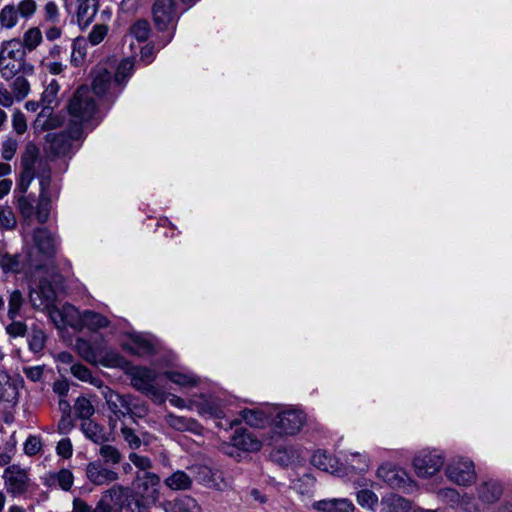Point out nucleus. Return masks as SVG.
Instances as JSON below:
<instances>
[{"instance_id": "obj_28", "label": "nucleus", "mask_w": 512, "mask_h": 512, "mask_svg": "<svg viewBox=\"0 0 512 512\" xmlns=\"http://www.w3.org/2000/svg\"><path fill=\"white\" fill-rule=\"evenodd\" d=\"M377 475L392 488H401L406 484V473L390 466H381Z\"/></svg>"}, {"instance_id": "obj_5", "label": "nucleus", "mask_w": 512, "mask_h": 512, "mask_svg": "<svg viewBox=\"0 0 512 512\" xmlns=\"http://www.w3.org/2000/svg\"><path fill=\"white\" fill-rule=\"evenodd\" d=\"M33 244L28 248V253L33 254L34 259H38L47 273L53 271L54 257L60 245V239L56 233L49 231L45 227H38L32 232Z\"/></svg>"}, {"instance_id": "obj_41", "label": "nucleus", "mask_w": 512, "mask_h": 512, "mask_svg": "<svg viewBox=\"0 0 512 512\" xmlns=\"http://www.w3.org/2000/svg\"><path fill=\"white\" fill-rule=\"evenodd\" d=\"M99 456L101 457V461L106 465H118L123 459V455L120 450L110 444H101L98 451Z\"/></svg>"}, {"instance_id": "obj_61", "label": "nucleus", "mask_w": 512, "mask_h": 512, "mask_svg": "<svg viewBox=\"0 0 512 512\" xmlns=\"http://www.w3.org/2000/svg\"><path fill=\"white\" fill-rule=\"evenodd\" d=\"M126 509L128 512H146L147 506L144 503V500L137 496L128 494V501L126 502Z\"/></svg>"}, {"instance_id": "obj_55", "label": "nucleus", "mask_w": 512, "mask_h": 512, "mask_svg": "<svg viewBox=\"0 0 512 512\" xmlns=\"http://www.w3.org/2000/svg\"><path fill=\"white\" fill-rule=\"evenodd\" d=\"M24 453L28 456L38 454L42 449V441L40 436L30 435L24 442Z\"/></svg>"}, {"instance_id": "obj_30", "label": "nucleus", "mask_w": 512, "mask_h": 512, "mask_svg": "<svg viewBox=\"0 0 512 512\" xmlns=\"http://www.w3.org/2000/svg\"><path fill=\"white\" fill-rule=\"evenodd\" d=\"M60 86L57 80L52 79L51 82L45 87L44 91L41 95V102L44 105L41 112L38 115L37 121L40 120L41 117L49 116L52 113L51 105L56 102L57 95L59 92Z\"/></svg>"}, {"instance_id": "obj_50", "label": "nucleus", "mask_w": 512, "mask_h": 512, "mask_svg": "<svg viewBox=\"0 0 512 512\" xmlns=\"http://www.w3.org/2000/svg\"><path fill=\"white\" fill-rule=\"evenodd\" d=\"M23 304V298L20 291L15 290L11 293L8 302V317L10 320H14L20 312Z\"/></svg>"}, {"instance_id": "obj_63", "label": "nucleus", "mask_w": 512, "mask_h": 512, "mask_svg": "<svg viewBox=\"0 0 512 512\" xmlns=\"http://www.w3.org/2000/svg\"><path fill=\"white\" fill-rule=\"evenodd\" d=\"M56 453L58 456L69 459L73 455V445L69 438H62L56 446Z\"/></svg>"}, {"instance_id": "obj_3", "label": "nucleus", "mask_w": 512, "mask_h": 512, "mask_svg": "<svg viewBox=\"0 0 512 512\" xmlns=\"http://www.w3.org/2000/svg\"><path fill=\"white\" fill-rule=\"evenodd\" d=\"M69 125L74 127L76 135L84 132L87 124L97 111V103L92 91L87 86H80L72 95L67 105Z\"/></svg>"}, {"instance_id": "obj_33", "label": "nucleus", "mask_w": 512, "mask_h": 512, "mask_svg": "<svg viewBox=\"0 0 512 512\" xmlns=\"http://www.w3.org/2000/svg\"><path fill=\"white\" fill-rule=\"evenodd\" d=\"M166 512H202V509L193 497L182 496L169 502Z\"/></svg>"}, {"instance_id": "obj_58", "label": "nucleus", "mask_w": 512, "mask_h": 512, "mask_svg": "<svg viewBox=\"0 0 512 512\" xmlns=\"http://www.w3.org/2000/svg\"><path fill=\"white\" fill-rule=\"evenodd\" d=\"M45 21L56 24L60 20V12L58 5L54 1H49L44 6Z\"/></svg>"}, {"instance_id": "obj_51", "label": "nucleus", "mask_w": 512, "mask_h": 512, "mask_svg": "<svg viewBox=\"0 0 512 512\" xmlns=\"http://www.w3.org/2000/svg\"><path fill=\"white\" fill-rule=\"evenodd\" d=\"M347 463L349 468L356 473H362L368 469V458L364 454H351V459L347 460Z\"/></svg>"}, {"instance_id": "obj_14", "label": "nucleus", "mask_w": 512, "mask_h": 512, "mask_svg": "<svg viewBox=\"0 0 512 512\" xmlns=\"http://www.w3.org/2000/svg\"><path fill=\"white\" fill-rule=\"evenodd\" d=\"M59 190L58 188L52 184L50 187H47V177H41V190L39 192V199L35 206L34 216L37 221L41 224H44L48 221L50 212H51V204L54 199L58 197Z\"/></svg>"}, {"instance_id": "obj_31", "label": "nucleus", "mask_w": 512, "mask_h": 512, "mask_svg": "<svg viewBox=\"0 0 512 512\" xmlns=\"http://www.w3.org/2000/svg\"><path fill=\"white\" fill-rule=\"evenodd\" d=\"M197 412L202 417H209L215 419H223L224 411L219 401L214 399H204L202 402H193Z\"/></svg>"}, {"instance_id": "obj_10", "label": "nucleus", "mask_w": 512, "mask_h": 512, "mask_svg": "<svg viewBox=\"0 0 512 512\" xmlns=\"http://www.w3.org/2000/svg\"><path fill=\"white\" fill-rule=\"evenodd\" d=\"M444 456L438 450H422L413 460L416 474L421 478H429L441 470Z\"/></svg>"}, {"instance_id": "obj_52", "label": "nucleus", "mask_w": 512, "mask_h": 512, "mask_svg": "<svg viewBox=\"0 0 512 512\" xmlns=\"http://www.w3.org/2000/svg\"><path fill=\"white\" fill-rule=\"evenodd\" d=\"M72 375L80 381L96 384L89 368L83 364H73L70 369Z\"/></svg>"}, {"instance_id": "obj_48", "label": "nucleus", "mask_w": 512, "mask_h": 512, "mask_svg": "<svg viewBox=\"0 0 512 512\" xmlns=\"http://www.w3.org/2000/svg\"><path fill=\"white\" fill-rule=\"evenodd\" d=\"M76 350L78 354L87 362L95 364L96 356L93 352V344L90 341L84 339H78L76 341Z\"/></svg>"}, {"instance_id": "obj_29", "label": "nucleus", "mask_w": 512, "mask_h": 512, "mask_svg": "<svg viewBox=\"0 0 512 512\" xmlns=\"http://www.w3.org/2000/svg\"><path fill=\"white\" fill-rule=\"evenodd\" d=\"M381 512H410L411 503L397 494L384 496L380 502Z\"/></svg>"}, {"instance_id": "obj_47", "label": "nucleus", "mask_w": 512, "mask_h": 512, "mask_svg": "<svg viewBox=\"0 0 512 512\" xmlns=\"http://www.w3.org/2000/svg\"><path fill=\"white\" fill-rule=\"evenodd\" d=\"M150 32V24L146 20H138L130 28V34L139 42L146 41Z\"/></svg>"}, {"instance_id": "obj_36", "label": "nucleus", "mask_w": 512, "mask_h": 512, "mask_svg": "<svg viewBox=\"0 0 512 512\" xmlns=\"http://www.w3.org/2000/svg\"><path fill=\"white\" fill-rule=\"evenodd\" d=\"M165 484L172 490H188L192 486V478L184 471L177 470L165 479Z\"/></svg>"}, {"instance_id": "obj_59", "label": "nucleus", "mask_w": 512, "mask_h": 512, "mask_svg": "<svg viewBox=\"0 0 512 512\" xmlns=\"http://www.w3.org/2000/svg\"><path fill=\"white\" fill-rule=\"evenodd\" d=\"M12 127L19 135L24 134L27 130L26 117L19 109H16L12 115Z\"/></svg>"}, {"instance_id": "obj_6", "label": "nucleus", "mask_w": 512, "mask_h": 512, "mask_svg": "<svg viewBox=\"0 0 512 512\" xmlns=\"http://www.w3.org/2000/svg\"><path fill=\"white\" fill-rule=\"evenodd\" d=\"M131 385L137 391L149 397L157 404L165 402V392L154 385L157 374L154 370L141 366H134L127 372Z\"/></svg>"}, {"instance_id": "obj_34", "label": "nucleus", "mask_w": 512, "mask_h": 512, "mask_svg": "<svg viewBox=\"0 0 512 512\" xmlns=\"http://www.w3.org/2000/svg\"><path fill=\"white\" fill-rule=\"evenodd\" d=\"M163 376L180 387H195L199 383L198 378L191 372L166 370L163 372Z\"/></svg>"}, {"instance_id": "obj_64", "label": "nucleus", "mask_w": 512, "mask_h": 512, "mask_svg": "<svg viewBox=\"0 0 512 512\" xmlns=\"http://www.w3.org/2000/svg\"><path fill=\"white\" fill-rule=\"evenodd\" d=\"M129 460L133 463L137 468H139L143 473L148 472V470L152 467V462L150 458L147 456H142L137 453H130Z\"/></svg>"}, {"instance_id": "obj_56", "label": "nucleus", "mask_w": 512, "mask_h": 512, "mask_svg": "<svg viewBox=\"0 0 512 512\" xmlns=\"http://www.w3.org/2000/svg\"><path fill=\"white\" fill-rule=\"evenodd\" d=\"M17 148L18 141L16 139H5L1 144V157L6 161L12 160L16 154Z\"/></svg>"}, {"instance_id": "obj_38", "label": "nucleus", "mask_w": 512, "mask_h": 512, "mask_svg": "<svg viewBox=\"0 0 512 512\" xmlns=\"http://www.w3.org/2000/svg\"><path fill=\"white\" fill-rule=\"evenodd\" d=\"M502 494V487L494 481L485 482L478 488V496L485 503L497 501Z\"/></svg>"}, {"instance_id": "obj_57", "label": "nucleus", "mask_w": 512, "mask_h": 512, "mask_svg": "<svg viewBox=\"0 0 512 512\" xmlns=\"http://www.w3.org/2000/svg\"><path fill=\"white\" fill-rule=\"evenodd\" d=\"M133 62L129 59H124L120 62V64L117 67L114 80L117 83H121L124 81L127 77H129L133 70Z\"/></svg>"}, {"instance_id": "obj_15", "label": "nucleus", "mask_w": 512, "mask_h": 512, "mask_svg": "<svg viewBox=\"0 0 512 512\" xmlns=\"http://www.w3.org/2000/svg\"><path fill=\"white\" fill-rule=\"evenodd\" d=\"M3 479L6 490L9 494L16 497L24 494L29 485L27 472L17 465L8 466L3 472Z\"/></svg>"}, {"instance_id": "obj_45", "label": "nucleus", "mask_w": 512, "mask_h": 512, "mask_svg": "<svg viewBox=\"0 0 512 512\" xmlns=\"http://www.w3.org/2000/svg\"><path fill=\"white\" fill-rule=\"evenodd\" d=\"M357 502L362 508L374 510L378 505V497L373 491L363 489L357 493Z\"/></svg>"}, {"instance_id": "obj_60", "label": "nucleus", "mask_w": 512, "mask_h": 512, "mask_svg": "<svg viewBox=\"0 0 512 512\" xmlns=\"http://www.w3.org/2000/svg\"><path fill=\"white\" fill-rule=\"evenodd\" d=\"M108 27L104 24L95 25L88 35V40L92 45L101 43L107 35Z\"/></svg>"}, {"instance_id": "obj_32", "label": "nucleus", "mask_w": 512, "mask_h": 512, "mask_svg": "<svg viewBox=\"0 0 512 512\" xmlns=\"http://www.w3.org/2000/svg\"><path fill=\"white\" fill-rule=\"evenodd\" d=\"M112 82V74L107 69L99 68L95 70L91 90L93 95H104L112 85Z\"/></svg>"}, {"instance_id": "obj_40", "label": "nucleus", "mask_w": 512, "mask_h": 512, "mask_svg": "<svg viewBox=\"0 0 512 512\" xmlns=\"http://www.w3.org/2000/svg\"><path fill=\"white\" fill-rule=\"evenodd\" d=\"M16 198V205L20 214L25 219H31L35 213L36 200L34 195L30 194H17L14 195Z\"/></svg>"}, {"instance_id": "obj_42", "label": "nucleus", "mask_w": 512, "mask_h": 512, "mask_svg": "<svg viewBox=\"0 0 512 512\" xmlns=\"http://www.w3.org/2000/svg\"><path fill=\"white\" fill-rule=\"evenodd\" d=\"M19 14L15 4H7L0 10V26L1 28L10 30L19 22Z\"/></svg>"}, {"instance_id": "obj_8", "label": "nucleus", "mask_w": 512, "mask_h": 512, "mask_svg": "<svg viewBox=\"0 0 512 512\" xmlns=\"http://www.w3.org/2000/svg\"><path fill=\"white\" fill-rule=\"evenodd\" d=\"M83 138L84 132L80 130L79 135H76L74 127L69 124L64 131L47 135L50 152L56 156L75 153L81 146Z\"/></svg>"}, {"instance_id": "obj_54", "label": "nucleus", "mask_w": 512, "mask_h": 512, "mask_svg": "<svg viewBox=\"0 0 512 512\" xmlns=\"http://www.w3.org/2000/svg\"><path fill=\"white\" fill-rule=\"evenodd\" d=\"M46 336L42 330L32 331L28 344L32 352L38 353L43 350L45 346Z\"/></svg>"}, {"instance_id": "obj_4", "label": "nucleus", "mask_w": 512, "mask_h": 512, "mask_svg": "<svg viewBox=\"0 0 512 512\" xmlns=\"http://www.w3.org/2000/svg\"><path fill=\"white\" fill-rule=\"evenodd\" d=\"M273 416L270 422V439L277 441L288 436L296 435L303 427L305 414L295 408L273 406Z\"/></svg>"}, {"instance_id": "obj_13", "label": "nucleus", "mask_w": 512, "mask_h": 512, "mask_svg": "<svg viewBox=\"0 0 512 512\" xmlns=\"http://www.w3.org/2000/svg\"><path fill=\"white\" fill-rule=\"evenodd\" d=\"M102 394L115 420H122L132 413L133 397L131 395L119 394L109 387H105Z\"/></svg>"}, {"instance_id": "obj_22", "label": "nucleus", "mask_w": 512, "mask_h": 512, "mask_svg": "<svg viewBox=\"0 0 512 512\" xmlns=\"http://www.w3.org/2000/svg\"><path fill=\"white\" fill-rule=\"evenodd\" d=\"M130 343L123 346L129 353L137 356L152 355L155 351L152 341L142 333H132L129 335Z\"/></svg>"}, {"instance_id": "obj_9", "label": "nucleus", "mask_w": 512, "mask_h": 512, "mask_svg": "<svg viewBox=\"0 0 512 512\" xmlns=\"http://www.w3.org/2000/svg\"><path fill=\"white\" fill-rule=\"evenodd\" d=\"M445 475L459 486H470L476 481L474 463L463 457L451 459L445 467Z\"/></svg>"}, {"instance_id": "obj_2", "label": "nucleus", "mask_w": 512, "mask_h": 512, "mask_svg": "<svg viewBox=\"0 0 512 512\" xmlns=\"http://www.w3.org/2000/svg\"><path fill=\"white\" fill-rule=\"evenodd\" d=\"M34 67L26 61L25 49L19 38L4 41L0 47V73L3 79L11 80L19 73L32 74Z\"/></svg>"}, {"instance_id": "obj_49", "label": "nucleus", "mask_w": 512, "mask_h": 512, "mask_svg": "<svg viewBox=\"0 0 512 512\" xmlns=\"http://www.w3.org/2000/svg\"><path fill=\"white\" fill-rule=\"evenodd\" d=\"M437 498L442 503L456 506L460 503V494L454 488H442L437 491Z\"/></svg>"}, {"instance_id": "obj_21", "label": "nucleus", "mask_w": 512, "mask_h": 512, "mask_svg": "<svg viewBox=\"0 0 512 512\" xmlns=\"http://www.w3.org/2000/svg\"><path fill=\"white\" fill-rule=\"evenodd\" d=\"M273 406L269 405L264 408H255V409H243L240 411V420L244 421L251 427L260 428L263 427L266 423L271 421L273 412Z\"/></svg>"}, {"instance_id": "obj_19", "label": "nucleus", "mask_w": 512, "mask_h": 512, "mask_svg": "<svg viewBox=\"0 0 512 512\" xmlns=\"http://www.w3.org/2000/svg\"><path fill=\"white\" fill-rule=\"evenodd\" d=\"M165 422L170 428L179 432H189L194 435L203 434V426L193 418L179 416L169 412L165 415Z\"/></svg>"}, {"instance_id": "obj_35", "label": "nucleus", "mask_w": 512, "mask_h": 512, "mask_svg": "<svg viewBox=\"0 0 512 512\" xmlns=\"http://www.w3.org/2000/svg\"><path fill=\"white\" fill-rule=\"evenodd\" d=\"M20 39V45L25 49V53L34 51L43 41L42 32L39 27H30Z\"/></svg>"}, {"instance_id": "obj_46", "label": "nucleus", "mask_w": 512, "mask_h": 512, "mask_svg": "<svg viewBox=\"0 0 512 512\" xmlns=\"http://www.w3.org/2000/svg\"><path fill=\"white\" fill-rule=\"evenodd\" d=\"M15 6L19 17L24 20L31 19L36 14L38 8L35 0H20Z\"/></svg>"}, {"instance_id": "obj_11", "label": "nucleus", "mask_w": 512, "mask_h": 512, "mask_svg": "<svg viewBox=\"0 0 512 512\" xmlns=\"http://www.w3.org/2000/svg\"><path fill=\"white\" fill-rule=\"evenodd\" d=\"M54 274L55 266H53V271H51V269L49 270V273H47L43 268L36 274L35 277L29 278L35 285V287H33L31 290V299L33 301L35 294L40 298V305L48 307L54 302L56 293L52 283L50 282V278H53Z\"/></svg>"}, {"instance_id": "obj_7", "label": "nucleus", "mask_w": 512, "mask_h": 512, "mask_svg": "<svg viewBox=\"0 0 512 512\" xmlns=\"http://www.w3.org/2000/svg\"><path fill=\"white\" fill-rule=\"evenodd\" d=\"M43 265L28 252L23 256L0 250V269L4 274H23L27 278H33L40 272Z\"/></svg>"}, {"instance_id": "obj_25", "label": "nucleus", "mask_w": 512, "mask_h": 512, "mask_svg": "<svg viewBox=\"0 0 512 512\" xmlns=\"http://www.w3.org/2000/svg\"><path fill=\"white\" fill-rule=\"evenodd\" d=\"M313 508L321 512H353L355 507L347 498H333L316 501Z\"/></svg>"}, {"instance_id": "obj_43", "label": "nucleus", "mask_w": 512, "mask_h": 512, "mask_svg": "<svg viewBox=\"0 0 512 512\" xmlns=\"http://www.w3.org/2000/svg\"><path fill=\"white\" fill-rule=\"evenodd\" d=\"M74 411L77 418L82 420H89L90 417L94 414L95 409L88 398L80 396L75 401Z\"/></svg>"}, {"instance_id": "obj_12", "label": "nucleus", "mask_w": 512, "mask_h": 512, "mask_svg": "<svg viewBox=\"0 0 512 512\" xmlns=\"http://www.w3.org/2000/svg\"><path fill=\"white\" fill-rule=\"evenodd\" d=\"M85 475L87 480L95 486L110 485L119 480V473L100 459L86 464Z\"/></svg>"}, {"instance_id": "obj_39", "label": "nucleus", "mask_w": 512, "mask_h": 512, "mask_svg": "<svg viewBox=\"0 0 512 512\" xmlns=\"http://www.w3.org/2000/svg\"><path fill=\"white\" fill-rule=\"evenodd\" d=\"M81 430L85 437L95 444H102L106 441L103 427L93 421L85 420L81 424Z\"/></svg>"}, {"instance_id": "obj_27", "label": "nucleus", "mask_w": 512, "mask_h": 512, "mask_svg": "<svg viewBox=\"0 0 512 512\" xmlns=\"http://www.w3.org/2000/svg\"><path fill=\"white\" fill-rule=\"evenodd\" d=\"M98 11V0H82L77 9V23L81 29L87 28Z\"/></svg>"}, {"instance_id": "obj_53", "label": "nucleus", "mask_w": 512, "mask_h": 512, "mask_svg": "<svg viewBox=\"0 0 512 512\" xmlns=\"http://www.w3.org/2000/svg\"><path fill=\"white\" fill-rule=\"evenodd\" d=\"M120 434L129 448L136 450L141 447L142 441L132 428L123 426L120 429Z\"/></svg>"}, {"instance_id": "obj_23", "label": "nucleus", "mask_w": 512, "mask_h": 512, "mask_svg": "<svg viewBox=\"0 0 512 512\" xmlns=\"http://www.w3.org/2000/svg\"><path fill=\"white\" fill-rule=\"evenodd\" d=\"M18 394L17 383L11 380L7 371L0 370V403L14 406L18 401Z\"/></svg>"}, {"instance_id": "obj_26", "label": "nucleus", "mask_w": 512, "mask_h": 512, "mask_svg": "<svg viewBox=\"0 0 512 512\" xmlns=\"http://www.w3.org/2000/svg\"><path fill=\"white\" fill-rule=\"evenodd\" d=\"M129 488L121 485H113L110 489L106 490L102 495L112 506L115 512H122L126 502L128 501Z\"/></svg>"}, {"instance_id": "obj_1", "label": "nucleus", "mask_w": 512, "mask_h": 512, "mask_svg": "<svg viewBox=\"0 0 512 512\" xmlns=\"http://www.w3.org/2000/svg\"><path fill=\"white\" fill-rule=\"evenodd\" d=\"M21 172L16 182L14 195L26 194L32 183L37 178L41 187V177H47V187H50L51 168L47 161L39 157V151L33 144H28L20 161Z\"/></svg>"}, {"instance_id": "obj_16", "label": "nucleus", "mask_w": 512, "mask_h": 512, "mask_svg": "<svg viewBox=\"0 0 512 512\" xmlns=\"http://www.w3.org/2000/svg\"><path fill=\"white\" fill-rule=\"evenodd\" d=\"M92 344L96 356L95 364L109 368L121 367L124 364V358L115 349L109 347L104 339L96 340Z\"/></svg>"}, {"instance_id": "obj_20", "label": "nucleus", "mask_w": 512, "mask_h": 512, "mask_svg": "<svg viewBox=\"0 0 512 512\" xmlns=\"http://www.w3.org/2000/svg\"><path fill=\"white\" fill-rule=\"evenodd\" d=\"M312 463L318 469L342 476L346 469L340 461L324 450H317L312 456Z\"/></svg>"}, {"instance_id": "obj_37", "label": "nucleus", "mask_w": 512, "mask_h": 512, "mask_svg": "<svg viewBox=\"0 0 512 512\" xmlns=\"http://www.w3.org/2000/svg\"><path fill=\"white\" fill-rule=\"evenodd\" d=\"M82 321L84 325L92 331H98L100 329L106 328L110 324V321L107 317L92 310H86L83 312Z\"/></svg>"}, {"instance_id": "obj_44", "label": "nucleus", "mask_w": 512, "mask_h": 512, "mask_svg": "<svg viewBox=\"0 0 512 512\" xmlns=\"http://www.w3.org/2000/svg\"><path fill=\"white\" fill-rule=\"evenodd\" d=\"M13 79L10 87L16 101L20 102L30 93V84L24 76H15Z\"/></svg>"}, {"instance_id": "obj_24", "label": "nucleus", "mask_w": 512, "mask_h": 512, "mask_svg": "<svg viewBox=\"0 0 512 512\" xmlns=\"http://www.w3.org/2000/svg\"><path fill=\"white\" fill-rule=\"evenodd\" d=\"M231 443L234 447L246 452H256L262 447L261 441L243 428L235 431L231 437Z\"/></svg>"}, {"instance_id": "obj_18", "label": "nucleus", "mask_w": 512, "mask_h": 512, "mask_svg": "<svg viewBox=\"0 0 512 512\" xmlns=\"http://www.w3.org/2000/svg\"><path fill=\"white\" fill-rule=\"evenodd\" d=\"M153 18L159 30L167 29L175 18L174 0H156L153 5Z\"/></svg>"}, {"instance_id": "obj_62", "label": "nucleus", "mask_w": 512, "mask_h": 512, "mask_svg": "<svg viewBox=\"0 0 512 512\" xmlns=\"http://www.w3.org/2000/svg\"><path fill=\"white\" fill-rule=\"evenodd\" d=\"M137 478L141 482V486H143L144 489L151 488L153 492L156 490V487L160 483L159 476L149 471L143 473L142 476H138Z\"/></svg>"}, {"instance_id": "obj_17", "label": "nucleus", "mask_w": 512, "mask_h": 512, "mask_svg": "<svg viewBox=\"0 0 512 512\" xmlns=\"http://www.w3.org/2000/svg\"><path fill=\"white\" fill-rule=\"evenodd\" d=\"M41 482L48 489H61L67 492L73 487L74 475L67 468L50 470L41 477Z\"/></svg>"}]
</instances>
